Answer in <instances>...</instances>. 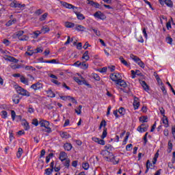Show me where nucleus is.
<instances>
[{
    "mask_svg": "<svg viewBox=\"0 0 175 175\" xmlns=\"http://www.w3.org/2000/svg\"><path fill=\"white\" fill-rule=\"evenodd\" d=\"M16 91L18 95H21L22 96H31V93H29L27 90L21 88V86L16 87Z\"/></svg>",
    "mask_w": 175,
    "mask_h": 175,
    "instance_id": "f257e3e1",
    "label": "nucleus"
},
{
    "mask_svg": "<svg viewBox=\"0 0 175 175\" xmlns=\"http://www.w3.org/2000/svg\"><path fill=\"white\" fill-rule=\"evenodd\" d=\"M24 35V31L21 30V31H18L17 32H16L14 34V38H17L19 39V40H22V41H26L28 40L29 38L27 36H23Z\"/></svg>",
    "mask_w": 175,
    "mask_h": 175,
    "instance_id": "f03ea898",
    "label": "nucleus"
},
{
    "mask_svg": "<svg viewBox=\"0 0 175 175\" xmlns=\"http://www.w3.org/2000/svg\"><path fill=\"white\" fill-rule=\"evenodd\" d=\"M39 124L40 125V126L45 128L46 129H47L46 131V132L47 133H51V128H50V122L46 120H41L39 122Z\"/></svg>",
    "mask_w": 175,
    "mask_h": 175,
    "instance_id": "7ed1b4c3",
    "label": "nucleus"
},
{
    "mask_svg": "<svg viewBox=\"0 0 175 175\" xmlns=\"http://www.w3.org/2000/svg\"><path fill=\"white\" fill-rule=\"evenodd\" d=\"M109 77H110L111 80H112V81H114L116 83V84L120 80H121V79H122V77L121 76V74L118 73V72H115V73L111 74Z\"/></svg>",
    "mask_w": 175,
    "mask_h": 175,
    "instance_id": "20e7f679",
    "label": "nucleus"
},
{
    "mask_svg": "<svg viewBox=\"0 0 175 175\" xmlns=\"http://www.w3.org/2000/svg\"><path fill=\"white\" fill-rule=\"evenodd\" d=\"M10 6L15 9H24L25 4H21L19 1H14L10 4Z\"/></svg>",
    "mask_w": 175,
    "mask_h": 175,
    "instance_id": "39448f33",
    "label": "nucleus"
},
{
    "mask_svg": "<svg viewBox=\"0 0 175 175\" xmlns=\"http://www.w3.org/2000/svg\"><path fill=\"white\" fill-rule=\"evenodd\" d=\"M148 126H149L147 124H142L137 128V132H139V133H144V132H147V131H148Z\"/></svg>",
    "mask_w": 175,
    "mask_h": 175,
    "instance_id": "423d86ee",
    "label": "nucleus"
},
{
    "mask_svg": "<svg viewBox=\"0 0 175 175\" xmlns=\"http://www.w3.org/2000/svg\"><path fill=\"white\" fill-rule=\"evenodd\" d=\"M30 88L31 90H33V91H35V92H36V91H39L40 90H42V88H43V84H42L41 83H36L33 85H31L30 86Z\"/></svg>",
    "mask_w": 175,
    "mask_h": 175,
    "instance_id": "0eeeda50",
    "label": "nucleus"
},
{
    "mask_svg": "<svg viewBox=\"0 0 175 175\" xmlns=\"http://www.w3.org/2000/svg\"><path fill=\"white\" fill-rule=\"evenodd\" d=\"M61 4H62V6H64V8H66V9H72L74 12L76 9H77V7L70 3H66L65 1H61Z\"/></svg>",
    "mask_w": 175,
    "mask_h": 175,
    "instance_id": "6e6552de",
    "label": "nucleus"
},
{
    "mask_svg": "<svg viewBox=\"0 0 175 175\" xmlns=\"http://www.w3.org/2000/svg\"><path fill=\"white\" fill-rule=\"evenodd\" d=\"M94 16L95 18H98V20H105L106 18V16H105V14L102 13L100 11H98L94 14Z\"/></svg>",
    "mask_w": 175,
    "mask_h": 175,
    "instance_id": "1a4fd4ad",
    "label": "nucleus"
},
{
    "mask_svg": "<svg viewBox=\"0 0 175 175\" xmlns=\"http://www.w3.org/2000/svg\"><path fill=\"white\" fill-rule=\"evenodd\" d=\"M133 106L134 107V110H137V109L140 107V101L139 100V98L137 97L134 98Z\"/></svg>",
    "mask_w": 175,
    "mask_h": 175,
    "instance_id": "9d476101",
    "label": "nucleus"
},
{
    "mask_svg": "<svg viewBox=\"0 0 175 175\" xmlns=\"http://www.w3.org/2000/svg\"><path fill=\"white\" fill-rule=\"evenodd\" d=\"M74 13L76 14L78 20H81V21L85 20V16H84V14H81V12H77L75 10H74Z\"/></svg>",
    "mask_w": 175,
    "mask_h": 175,
    "instance_id": "9b49d317",
    "label": "nucleus"
},
{
    "mask_svg": "<svg viewBox=\"0 0 175 175\" xmlns=\"http://www.w3.org/2000/svg\"><path fill=\"white\" fill-rule=\"evenodd\" d=\"M116 85H120V87H122V88H126L128 87V84H126V82L125 81L122 80V78L119 80L118 82H117Z\"/></svg>",
    "mask_w": 175,
    "mask_h": 175,
    "instance_id": "f8f14e48",
    "label": "nucleus"
},
{
    "mask_svg": "<svg viewBox=\"0 0 175 175\" xmlns=\"http://www.w3.org/2000/svg\"><path fill=\"white\" fill-rule=\"evenodd\" d=\"M93 142H95V143H98V144H100L101 146H105V140L103 139H100V138L98 137H92Z\"/></svg>",
    "mask_w": 175,
    "mask_h": 175,
    "instance_id": "ddd939ff",
    "label": "nucleus"
},
{
    "mask_svg": "<svg viewBox=\"0 0 175 175\" xmlns=\"http://www.w3.org/2000/svg\"><path fill=\"white\" fill-rule=\"evenodd\" d=\"M161 121L165 128H169V119H167V117H166V116H164V117L161 118Z\"/></svg>",
    "mask_w": 175,
    "mask_h": 175,
    "instance_id": "4468645a",
    "label": "nucleus"
},
{
    "mask_svg": "<svg viewBox=\"0 0 175 175\" xmlns=\"http://www.w3.org/2000/svg\"><path fill=\"white\" fill-rule=\"evenodd\" d=\"M119 59H120L121 64L124 65V66H126L127 68H129L131 66V63H129L128 62H126V60H125V59H124V57L122 56H120L119 57Z\"/></svg>",
    "mask_w": 175,
    "mask_h": 175,
    "instance_id": "2eb2a0df",
    "label": "nucleus"
},
{
    "mask_svg": "<svg viewBox=\"0 0 175 175\" xmlns=\"http://www.w3.org/2000/svg\"><path fill=\"white\" fill-rule=\"evenodd\" d=\"M75 29L76 31H78V32H84L85 31V27L81 25H76Z\"/></svg>",
    "mask_w": 175,
    "mask_h": 175,
    "instance_id": "dca6fc26",
    "label": "nucleus"
},
{
    "mask_svg": "<svg viewBox=\"0 0 175 175\" xmlns=\"http://www.w3.org/2000/svg\"><path fill=\"white\" fill-rule=\"evenodd\" d=\"M66 158H68V154H66V152H61L59 154L60 161H62V162H64V161H66Z\"/></svg>",
    "mask_w": 175,
    "mask_h": 175,
    "instance_id": "f3484780",
    "label": "nucleus"
},
{
    "mask_svg": "<svg viewBox=\"0 0 175 175\" xmlns=\"http://www.w3.org/2000/svg\"><path fill=\"white\" fill-rule=\"evenodd\" d=\"M72 147L73 146H72V144H70V143H66L64 145V148L66 151H70V150H72Z\"/></svg>",
    "mask_w": 175,
    "mask_h": 175,
    "instance_id": "a211bd4d",
    "label": "nucleus"
},
{
    "mask_svg": "<svg viewBox=\"0 0 175 175\" xmlns=\"http://www.w3.org/2000/svg\"><path fill=\"white\" fill-rule=\"evenodd\" d=\"M21 83L23 84H25V85H29V81L28 79L25 78L24 76H21L20 78Z\"/></svg>",
    "mask_w": 175,
    "mask_h": 175,
    "instance_id": "6ab92c4d",
    "label": "nucleus"
},
{
    "mask_svg": "<svg viewBox=\"0 0 175 175\" xmlns=\"http://www.w3.org/2000/svg\"><path fill=\"white\" fill-rule=\"evenodd\" d=\"M130 58L131 59H133V61L137 64L141 60L140 58H139L137 56H136L133 54L130 55Z\"/></svg>",
    "mask_w": 175,
    "mask_h": 175,
    "instance_id": "aec40b11",
    "label": "nucleus"
},
{
    "mask_svg": "<svg viewBox=\"0 0 175 175\" xmlns=\"http://www.w3.org/2000/svg\"><path fill=\"white\" fill-rule=\"evenodd\" d=\"M5 59L6 61H9L10 62H14L15 64H17V62H18V59L12 56H8Z\"/></svg>",
    "mask_w": 175,
    "mask_h": 175,
    "instance_id": "412c9836",
    "label": "nucleus"
},
{
    "mask_svg": "<svg viewBox=\"0 0 175 175\" xmlns=\"http://www.w3.org/2000/svg\"><path fill=\"white\" fill-rule=\"evenodd\" d=\"M139 122L144 124V122H148V117L147 116H141L139 118Z\"/></svg>",
    "mask_w": 175,
    "mask_h": 175,
    "instance_id": "4be33fe9",
    "label": "nucleus"
},
{
    "mask_svg": "<svg viewBox=\"0 0 175 175\" xmlns=\"http://www.w3.org/2000/svg\"><path fill=\"white\" fill-rule=\"evenodd\" d=\"M163 2L168 8H173V1L172 0H164Z\"/></svg>",
    "mask_w": 175,
    "mask_h": 175,
    "instance_id": "5701e85b",
    "label": "nucleus"
},
{
    "mask_svg": "<svg viewBox=\"0 0 175 175\" xmlns=\"http://www.w3.org/2000/svg\"><path fill=\"white\" fill-rule=\"evenodd\" d=\"M82 59H85L86 61L90 60V55H88V51H85L82 56Z\"/></svg>",
    "mask_w": 175,
    "mask_h": 175,
    "instance_id": "b1692460",
    "label": "nucleus"
},
{
    "mask_svg": "<svg viewBox=\"0 0 175 175\" xmlns=\"http://www.w3.org/2000/svg\"><path fill=\"white\" fill-rule=\"evenodd\" d=\"M0 116H1V118H3V120H6L8 118V111L3 110L0 113Z\"/></svg>",
    "mask_w": 175,
    "mask_h": 175,
    "instance_id": "393cba45",
    "label": "nucleus"
},
{
    "mask_svg": "<svg viewBox=\"0 0 175 175\" xmlns=\"http://www.w3.org/2000/svg\"><path fill=\"white\" fill-rule=\"evenodd\" d=\"M61 137H62V139H69V137H70V135H69V133H68L67 132H63L60 134Z\"/></svg>",
    "mask_w": 175,
    "mask_h": 175,
    "instance_id": "a878e982",
    "label": "nucleus"
},
{
    "mask_svg": "<svg viewBox=\"0 0 175 175\" xmlns=\"http://www.w3.org/2000/svg\"><path fill=\"white\" fill-rule=\"evenodd\" d=\"M64 25L66 28H74L75 27V23L72 22H66L64 23Z\"/></svg>",
    "mask_w": 175,
    "mask_h": 175,
    "instance_id": "bb28decb",
    "label": "nucleus"
},
{
    "mask_svg": "<svg viewBox=\"0 0 175 175\" xmlns=\"http://www.w3.org/2000/svg\"><path fill=\"white\" fill-rule=\"evenodd\" d=\"M47 16H49V13L45 12L44 14L40 16L39 21H44L47 18Z\"/></svg>",
    "mask_w": 175,
    "mask_h": 175,
    "instance_id": "cd10ccee",
    "label": "nucleus"
},
{
    "mask_svg": "<svg viewBox=\"0 0 175 175\" xmlns=\"http://www.w3.org/2000/svg\"><path fill=\"white\" fill-rule=\"evenodd\" d=\"M100 154L103 155V157H109V155H110V152L107 150H103L100 152Z\"/></svg>",
    "mask_w": 175,
    "mask_h": 175,
    "instance_id": "c85d7f7f",
    "label": "nucleus"
},
{
    "mask_svg": "<svg viewBox=\"0 0 175 175\" xmlns=\"http://www.w3.org/2000/svg\"><path fill=\"white\" fill-rule=\"evenodd\" d=\"M46 94L48 96H49V98H55V94H54V92H52L51 90H49L48 91H46Z\"/></svg>",
    "mask_w": 175,
    "mask_h": 175,
    "instance_id": "c756f323",
    "label": "nucleus"
},
{
    "mask_svg": "<svg viewBox=\"0 0 175 175\" xmlns=\"http://www.w3.org/2000/svg\"><path fill=\"white\" fill-rule=\"evenodd\" d=\"M16 23H17V19L10 20V21L6 23V25H7V27H10V25H13V24H16Z\"/></svg>",
    "mask_w": 175,
    "mask_h": 175,
    "instance_id": "7c9ffc66",
    "label": "nucleus"
},
{
    "mask_svg": "<svg viewBox=\"0 0 175 175\" xmlns=\"http://www.w3.org/2000/svg\"><path fill=\"white\" fill-rule=\"evenodd\" d=\"M119 114H120V116H125V113H126V110H125V108L124 107H120L119 108V109L118 110Z\"/></svg>",
    "mask_w": 175,
    "mask_h": 175,
    "instance_id": "2f4dec72",
    "label": "nucleus"
},
{
    "mask_svg": "<svg viewBox=\"0 0 175 175\" xmlns=\"http://www.w3.org/2000/svg\"><path fill=\"white\" fill-rule=\"evenodd\" d=\"M42 32H43L44 33H48V32H50V28L47 26H44L42 27V28L41 29Z\"/></svg>",
    "mask_w": 175,
    "mask_h": 175,
    "instance_id": "473e14b6",
    "label": "nucleus"
},
{
    "mask_svg": "<svg viewBox=\"0 0 175 175\" xmlns=\"http://www.w3.org/2000/svg\"><path fill=\"white\" fill-rule=\"evenodd\" d=\"M92 77H93V79H94V80H96V81H100V77H99V75H98V74H96V73H92Z\"/></svg>",
    "mask_w": 175,
    "mask_h": 175,
    "instance_id": "72a5a7b5",
    "label": "nucleus"
},
{
    "mask_svg": "<svg viewBox=\"0 0 175 175\" xmlns=\"http://www.w3.org/2000/svg\"><path fill=\"white\" fill-rule=\"evenodd\" d=\"M80 68L85 70V69H88V64L85 63V62H83L81 63Z\"/></svg>",
    "mask_w": 175,
    "mask_h": 175,
    "instance_id": "f704fd0d",
    "label": "nucleus"
},
{
    "mask_svg": "<svg viewBox=\"0 0 175 175\" xmlns=\"http://www.w3.org/2000/svg\"><path fill=\"white\" fill-rule=\"evenodd\" d=\"M53 172H54V170L51 168H47L45 170L44 174L46 175H51L53 174Z\"/></svg>",
    "mask_w": 175,
    "mask_h": 175,
    "instance_id": "c9c22d12",
    "label": "nucleus"
},
{
    "mask_svg": "<svg viewBox=\"0 0 175 175\" xmlns=\"http://www.w3.org/2000/svg\"><path fill=\"white\" fill-rule=\"evenodd\" d=\"M23 152H24V151L23 150V148H19L16 154L17 158H21V155H23Z\"/></svg>",
    "mask_w": 175,
    "mask_h": 175,
    "instance_id": "e433bc0d",
    "label": "nucleus"
},
{
    "mask_svg": "<svg viewBox=\"0 0 175 175\" xmlns=\"http://www.w3.org/2000/svg\"><path fill=\"white\" fill-rule=\"evenodd\" d=\"M141 84H142L144 90H145V91H148V85H147V83H146V81H142L141 82Z\"/></svg>",
    "mask_w": 175,
    "mask_h": 175,
    "instance_id": "4c0bfd02",
    "label": "nucleus"
},
{
    "mask_svg": "<svg viewBox=\"0 0 175 175\" xmlns=\"http://www.w3.org/2000/svg\"><path fill=\"white\" fill-rule=\"evenodd\" d=\"M54 157V153H49V155L46 157V163H49L50 162L51 158Z\"/></svg>",
    "mask_w": 175,
    "mask_h": 175,
    "instance_id": "58836bf2",
    "label": "nucleus"
},
{
    "mask_svg": "<svg viewBox=\"0 0 175 175\" xmlns=\"http://www.w3.org/2000/svg\"><path fill=\"white\" fill-rule=\"evenodd\" d=\"M83 109V105H79L77 109H75V113L80 116L81 114V109Z\"/></svg>",
    "mask_w": 175,
    "mask_h": 175,
    "instance_id": "ea45409f",
    "label": "nucleus"
},
{
    "mask_svg": "<svg viewBox=\"0 0 175 175\" xmlns=\"http://www.w3.org/2000/svg\"><path fill=\"white\" fill-rule=\"evenodd\" d=\"M92 31L96 33V36H100V31L98 29L91 28Z\"/></svg>",
    "mask_w": 175,
    "mask_h": 175,
    "instance_id": "a19ab883",
    "label": "nucleus"
},
{
    "mask_svg": "<svg viewBox=\"0 0 175 175\" xmlns=\"http://www.w3.org/2000/svg\"><path fill=\"white\" fill-rule=\"evenodd\" d=\"M106 136H107V129L105 128L101 135V139H105Z\"/></svg>",
    "mask_w": 175,
    "mask_h": 175,
    "instance_id": "79ce46f5",
    "label": "nucleus"
},
{
    "mask_svg": "<svg viewBox=\"0 0 175 175\" xmlns=\"http://www.w3.org/2000/svg\"><path fill=\"white\" fill-rule=\"evenodd\" d=\"M64 166H66L67 169H69V167L70 166V159H66V161L64 162Z\"/></svg>",
    "mask_w": 175,
    "mask_h": 175,
    "instance_id": "37998d69",
    "label": "nucleus"
},
{
    "mask_svg": "<svg viewBox=\"0 0 175 175\" xmlns=\"http://www.w3.org/2000/svg\"><path fill=\"white\" fill-rule=\"evenodd\" d=\"M11 117L12 121H14V120H16V117H17V116L16 115V111H14V110H11Z\"/></svg>",
    "mask_w": 175,
    "mask_h": 175,
    "instance_id": "c03bdc74",
    "label": "nucleus"
},
{
    "mask_svg": "<svg viewBox=\"0 0 175 175\" xmlns=\"http://www.w3.org/2000/svg\"><path fill=\"white\" fill-rule=\"evenodd\" d=\"M98 72L100 73H106L107 72V67H103V68H99Z\"/></svg>",
    "mask_w": 175,
    "mask_h": 175,
    "instance_id": "a18cd8bd",
    "label": "nucleus"
},
{
    "mask_svg": "<svg viewBox=\"0 0 175 175\" xmlns=\"http://www.w3.org/2000/svg\"><path fill=\"white\" fill-rule=\"evenodd\" d=\"M82 167L84 170H88L90 169V164L88 163H84L82 164Z\"/></svg>",
    "mask_w": 175,
    "mask_h": 175,
    "instance_id": "49530a36",
    "label": "nucleus"
},
{
    "mask_svg": "<svg viewBox=\"0 0 175 175\" xmlns=\"http://www.w3.org/2000/svg\"><path fill=\"white\" fill-rule=\"evenodd\" d=\"M31 124L35 126H38V125H39V121L38 120V119L34 118L32 120Z\"/></svg>",
    "mask_w": 175,
    "mask_h": 175,
    "instance_id": "de8ad7c7",
    "label": "nucleus"
},
{
    "mask_svg": "<svg viewBox=\"0 0 175 175\" xmlns=\"http://www.w3.org/2000/svg\"><path fill=\"white\" fill-rule=\"evenodd\" d=\"M23 126H25V131H28L29 129V124L28 123V122L25 121L23 122Z\"/></svg>",
    "mask_w": 175,
    "mask_h": 175,
    "instance_id": "09e8293b",
    "label": "nucleus"
},
{
    "mask_svg": "<svg viewBox=\"0 0 175 175\" xmlns=\"http://www.w3.org/2000/svg\"><path fill=\"white\" fill-rule=\"evenodd\" d=\"M12 101L14 103H15V105H18V103H20V98L18 96H16L12 99Z\"/></svg>",
    "mask_w": 175,
    "mask_h": 175,
    "instance_id": "8fccbe9b",
    "label": "nucleus"
},
{
    "mask_svg": "<svg viewBox=\"0 0 175 175\" xmlns=\"http://www.w3.org/2000/svg\"><path fill=\"white\" fill-rule=\"evenodd\" d=\"M107 68V70L109 72H114V70H116V66H109Z\"/></svg>",
    "mask_w": 175,
    "mask_h": 175,
    "instance_id": "3c124183",
    "label": "nucleus"
},
{
    "mask_svg": "<svg viewBox=\"0 0 175 175\" xmlns=\"http://www.w3.org/2000/svg\"><path fill=\"white\" fill-rule=\"evenodd\" d=\"M161 90L163 92V95H167V91H166V88L165 85H162L161 87Z\"/></svg>",
    "mask_w": 175,
    "mask_h": 175,
    "instance_id": "603ef678",
    "label": "nucleus"
},
{
    "mask_svg": "<svg viewBox=\"0 0 175 175\" xmlns=\"http://www.w3.org/2000/svg\"><path fill=\"white\" fill-rule=\"evenodd\" d=\"M133 147V145H132V144H128L126 146V150L131 151Z\"/></svg>",
    "mask_w": 175,
    "mask_h": 175,
    "instance_id": "864d4df0",
    "label": "nucleus"
},
{
    "mask_svg": "<svg viewBox=\"0 0 175 175\" xmlns=\"http://www.w3.org/2000/svg\"><path fill=\"white\" fill-rule=\"evenodd\" d=\"M137 65H139V66H140V68H144L145 66H146V65H145L144 63L142 61V59L139 60V61L138 62V63H137Z\"/></svg>",
    "mask_w": 175,
    "mask_h": 175,
    "instance_id": "5fc2aeb1",
    "label": "nucleus"
},
{
    "mask_svg": "<svg viewBox=\"0 0 175 175\" xmlns=\"http://www.w3.org/2000/svg\"><path fill=\"white\" fill-rule=\"evenodd\" d=\"M43 13V10L42 9H38L35 12L36 16H40Z\"/></svg>",
    "mask_w": 175,
    "mask_h": 175,
    "instance_id": "6e6d98bb",
    "label": "nucleus"
},
{
    "mask_svg": "<svg viewBox=\"0 0 175 175\" xmlns=\"http://www.w3.org/2000/svg\"><path fill=\"white\" fill-rule=\"evenodd\" d=\"M40 35V32L39 31H36L33 32V38L34 39H36V38H38L39 36Z\"/></svg>",
    "mask_w": 175,
    "mask_h": 175,
    "instance_id": "4d7b16f0",
    "label": "nucleus"
},
{
    "mask_svg": "<svg viewBox=\"0 0 175 175\" xmlns=\"http://www.w3.org/2000/svg\"><path fill=\"white\" fill-rule=\"evenodd\" d=\"M165 40H166V42L168 43L169 44H172V43L173 42V38L170 37L166 38Z\"/></svg>",
    "mask_w": 175,
    "mask_h": 175,
    "instance_id": "13d9d810",
    "label": "nucleus"
},
{
    "mask_svg": "<svg viewBox=\"0 0 175 175\" xmlns=\"http://www.w3.org/2000/svg\"><path fill=\"white\" fill-rule=\"evenodd\" d=\"M51 83H53V84H55L56 85H61V83L58 81L57 79H51Z\"/></svg>",
    "mask_w": 175,
    "mask_h": 175,
    "instance_id": "bf43d9fd",
    "label": "nucleus"
},
{
    "mask_svg": "<svg viewBox=\"0 0 175 175\" xmlns=\"http://www.w3.org/2000/svg\"><path fill=\"white\" fill-rule=\"evenodd\" d=\"M25 69L26 70H35V68H33L32 66H26Z\"/></svg>",
    "mask_w": 175,
    "mask_h": 175,
    "instance_id": "052dcab7",
    "label": "nucleus"
},
{
    "mask_svg": "<svg viewBox=\"0 0 175 175\" xmlns=\"http://www.w3.org/2000/svg\"><path fill=\"white\" fill-rule=\"evenodd\" d=\"M23 119V116H16V118H15V120H16V122H18L20 121H21V120Z\"/></svg>",
    "mask_w": 175,
    "mask_h": 175,
    "instance_id": "680f3d73",
    "label": "nucleus"
},
{
    "mask_svg": "<svg viewBox=\"0 0 175 175\" xmlns=\"http://www.w3.org/2000/svg\"><path fill=\"white\" fill-rule=\"evenodd\" d=\"M35 51L36 53H43V48H40V47L36 48L35 49Z\"/></svg>",
    "mask_w": 175,
    "mask_h": 175,
    "instance_id": "e2e57ef3",
    "label": "nucleus"
},
{
    "mask_svg": "<svg viewBox=\"0 0 175 175\" xmlns=\"http://www.w3.org/2000/svg\"><path fill=\"white\" fill-rule=\"evenodd\" d=\"M113 116H115L116 118H120V116L118 114V110L113 111Z\"/></svg>",
    "mask_w": 175,
    "mask_h": 175,
    "instance_id": "0e129e2a",
    "label": "nucleus"
},
{
    "mask_svg": "<svg viewBox=\"0 0 175 175\" xmlns=\"http://www.w3.org/2000/svg\"><path fill=\"white\" fill-rule=\"evenodd\" d=\"M3 44H5V46H9L10 44V41H9L7 39L3 40Z\"/></svg>",
    "mask_w": 175,
    "mask_h": 175,
    "instance_id": "69168bd1",
    "label": "nucleus"
},
{
    "mask_svg": "<svg viewBox=\"0 0 175 175\" xmlns=\"http://www.w3.org/2000/svg\"><path fill=\"white\" fill-rule=\"evenodd\" d=\"M147 136H148V133H146L145 135L144 136V144H147Z\"/></svg>",
    "mask_w": 175,
    "mask_h": 175,
    "instance_id": "338daca9",
    "label": "nucleus"
},
{
    "mask_svg": "<svg viewBox=\"0 0 175 175\" xmlns=\"http://www.w3.org/2000/svg\"><path fill=\"white\" fill-rule=\"evenodd\" d=\"M106 125H107V124H106V120H102L101 122H100V126L101 127H103V126L105 127Z\"/></svg>",
    "mask_w": 175,
    "mask_h": 175,
    "instance_id": "774afa93",
    "label": "nucleus"
}]
</instances>
